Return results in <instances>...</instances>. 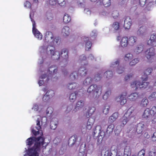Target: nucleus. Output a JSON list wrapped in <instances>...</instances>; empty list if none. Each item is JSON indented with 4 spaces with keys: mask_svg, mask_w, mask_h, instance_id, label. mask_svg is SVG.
<instances>
[{
    "mask_svg": "<svg viewBox=\"0 0 156 156\" xmlns=\"http://www.w3.org/2000/svg\"><path fill=\"white\" fill-rule=\"evenodd\" d=\"M113 75V73L112 71H108L104 73V76L107 78H110L112 77Z\"/></svg>",
    "mask_w": 156,
    "mask_h": 156,
    "instance_id": "e2e57ef3",
    "label": "nucleus"
},
{
    "mask_svg": "<svg viewBox=\"0 0 156 156\" xmlns=\"http://www.w3.org/2000/svg\"><path fill=\"white\" fill-rule=\"evenodd\" d=\"M111 92L110 90H107L103 96V98L104 100H106L111 94Z\"/></svg>",
    "mask_w": 156,
    "mask_h": 156,
    "instance_id": "3c124183",
    "label": "nucleus"
},
{
    "mask_svg": "<svg viewBox=\"0 0 156 156\" xmlns=\"http://www.w3.org/2000/svg\"><path fill=\"white\" fill-rule=\"evenodd\" d=\"M149 84L147 82L142 81V83L140 82V89H145L147 87Z\"/></svg>",
    "mask_w": 156,
    "mask_h": 156,
    "instance_id": "13d9d810",
    "label": "nucleus"
},
{
    "mask_svg": "<svg viewBox=\"0 0 156 156\" xmlns=\"http://www.w3.org/2000/svg\"><path fill=\"white\" fill-rule=\"evenodd\" d=\"M118 117V113L115 112L110 116L108 119L109 122L112 123L115 121Z\"/></svg>",
    "mask_w": 156,
    "mask_h": 156,
    "instance_id": "cd10ccee",
    "label": "nucleus"
},
{
    "mask_svg": "<svg viewBox=\"0 0 156 156\" xmlns=\"http://www.w3.org/2000/svg\"><path fill=\"white\" fill-rule=\"evenodd\" d=\"M37 125L35 127L33 126L31 128L32 132L35 135H36L39 134V133L41 132L42 135V132L41 131H39V130L41 128V127L40 125V122L39 119V118H37Z\"/></svg>",
    "mask_w": 156,
    "mask_h": 156,
    "instance_id": "1a4fd4ad",
    "label": "nucleus"
},
{
    "mask_svg": "<svg viewBox=\"0 0 156 156\" xmlns=\"http://www.w3.org/2000/svg\"><path fill=\"white\" fill-rule=\"evenodd\" d=\"M53 109L51 107H48L46 111V114L48 116H50L53 112Z\"/></svg>",
    "mask_w": 156,
    "mask_h": 156,
    "instance_id": "bf43d9fd",
    "label": "nucleus"
},
{
    "mask_svg": "<svg viewBox=\"0 0 156 156\" xmlns=\"http://www.w3.org/2000/svg\"><path fill=\"white\" fill-rule=\"evenodd\" d=\"M144 125L143 123H138L137 126L136 131L138 134L141 133L143 130Z\"/></svg>",
    "mask_w": 156,
    "mask_h": 156,
    "instance_id": "c85d7f7f",
    "label": "nucleus"
},
{
    "mask_svg": "<svg viewBox=\"0 0 156 156\" xmlns=\"http://www.w3.org/2000/svg\"><path fill=\"white\" fill-rule=\"evenodd\" d=\"M131 87L133 90H136L139 88H140V81L139 80H135L131 84Z\"/></svg>",
    "mask_w": 156,
    "mask_h": 156,
    "instance_id": "aec40b11",
    "label": "nucleus"
},
{
    "mask_svg": "<svg viewBox=\"0 0 156 156\" xmlns=\"http://www.w3.org/2000/svg\"><path fill=\"white\" fill-rule=\"evenodd\" d=\"M155 34H152L150 37V39L147 41V45L153 47L156 46V37Z\"/></svg>",
    "mask_w": 156,
    "mask_h": 156,
    "instance_id": "9d476101",
    "label": "nucleus"
},
{
    "mask_svg": "<svg viewBox=\"0 0 156 156\" xmlns=\"http://www.w3.org/2000/svg\"><path fill=\"white\" fill-rule=\"evenodd\" d=\"M151 115H156V106H153L151 110Z\"/></svg>",
    "mask_w": 156,
    "mask_h": 156,
    "instance_id": "774afa93",
    "label": "nucleus"
},
{
    "mask_svg": "<svg viewBox=\"0 0 156 156\" xmlns=\"http://www.w3.org/2000/svg\"><path fill=\"white\" fill-rule=\"evenodd\" d=\"M139 61V58H135L131 60L129 62V65L131 66H134Z\"/></svg>",
    "mask_w": 156,
    "mask_h": 156,
    "instance_id": "de8ad7c7",
    "label": "nucleus"
},
{
    "mask_svg": "<svg viewBox=\"0 0 156 156\" xmlns=\"http://www.w3.org/2000/svg\"><path fill=\"white\" fill-rule=\"evenodd\" d=\"M32 13H30V17L31 20V21L32 23V32L33 33L37 39L39 40H41L42 38V35L41 33L36 29V23L34 20H33L31 17Z\"/></svg>",
    "mask_w": 156,
    "mask_h": 156,
    "instance_id": "39448f33",
    "label": "nucleus"
},
{
    "mask_svg": "<svg viewBox=\"0 0 156 156\" xmlns=\"http://www.w3.org/2000/svg\"><path fill=\"white\" fill-rule=\"evenodd\" d=\"M98 32L96 30H92L90 34V37L95 38L97 35Z\"/></svg>",
    "mask_w": 156,
    "mask_h": 156,
    "instance_id": "4d7b16f0",
    "label": "nucleus"
},
{
    "mask_svg": "<svg viewBox=\"0 0 156 156\" xmlns=\"http://www.w3.org/2000/svg\"><path fill=\"white\" fill-rule=\"evenodd\" d=\"M82 42L85 44L86 50H89L91 48V43L89 41V38L86 37H83L82 38Z\"/></svg>",
    "mask_w": 156,
    "mask_h": 156,
    "instance_id": "f8f14e48",
    "label": "nucleus"
},
{
    "mask_svg": "<svg viewBox=\"0 0 156 156\" xmlns=\"http://www.w3.org/2000/svg\"><path fill=\"white\" fill-rule=\"evenodd\" d=\"M87 92L89 94L93 93V95H90V98L97 99L101 93V87L96 84L91 85L88 88Z\"/></svg>",
    "mask_w": 156,
    "mask_h": 156,
    "instance_id": "20e7f679",
    "label": "nucleus"
},
{
    "mask_svg": "<svg viewBox=\"0 0 156 156\" xmlns=\"http://www.w3.org/2000/svg\"><path fill=\"white\" fill-rule=\"evenodd\" d=\"M112 15L114 19H116L119 16V12L117 10H113L112 12Z\"/></svg>",
    "mask_w": 156,
    "mask_h": 156,
    "instance_id": "680f3d73",
    "label": "nucleus"
},
{
    "mask_svg": "<svg viewBox=\"0 0 156 156\" xmlns=\"http://www.w3.org/2000/svg\"><path fill=\"white\" fill-rule=\"evenodd\" d=\"M84 105V101L83 100H80L78 101L76 104L75 108L72 110V112H77L80 109L82 108Z\"/></svg>",
    "mask_w": 156,
    "mask_h": 156,
    "instance_id": "ddd939ff",
    "label": "nucleus"
},
{
    "mask_svg": "<svg viewBox=\"0 0 156 156\" xmlns=\"http://www.w3.org/2000/svg\"><path fill=\"white\" fill-rule=\"evenodd\" d=\"M85 145L84 146H81L80 147L79 150V156H87V153H86L84 151L85 150Z\"/></svg>",
    "mask_w": 156,
    "mask_h": 156,
    "instance_id": "ea45409f",
    "label": "nucleus"
},
{
    "mask_svg": "<svg viewBox=\"0 0 156 156\" xmlns=\"http://www.w3.org/2000/svg\"><path fill=\"white\" fill-rule=\"evenodd\" d=\"M57 2L61 6L64 7L65 6L66 2L65 0H57Z\"/></svg>",
    "mask_w": 156,
    "mask_h": 156,
    "instance_id": "338daca9",
    "label": "nucleus"
},
{
    "mask_svg": "<svg viewBox=\"0 0 156 156\" xmlns=\"http://www.w3.org/2000/svg\"><path fill=\"white\" fill-rule=\"evenodd\" d=\"M152 71L153 69L152 67H148L144 70V74L145 75H149L152 73Z\"/></svg>",
    "mask_w": 156,
    "mask_h": 156,
    "instance_id": "864d4df0",
    "label": "nucleus"
},
{
    "mask_svg": "<svg viewBox=\"0 0 156 156\" xmlns=\"http://www.w3.org/2000/svg\"><path fill=\"white\" fill-rule=\"evenodd\" d=\"M139 97V95L138 93L135 92L132 93L130 95L128 96V99L131 101H134Z\"/></svg>",
    "mask_w": 156,
    "mask_h": 156,
    "instance_id": "a211bd4d",
    "label": "nucleus"
},
{
    "mask_svg": "<svg viewBox=\"0 0 156 156\" xmlns=\"http://www.w3.org/2000/svg\"><path fill=\"white\" fill-rule=\"evenodd\" d=\"M77 93L75 92L70 94L69 96V99L71 102H74L76 99Z\"/></svg>",
    "mask_w": 156,
    "mask_h": 156,
    "instance_id": "79ce46f5",
    "label": "nucleus"
},
{
    "mask_svg": "<svg viewBox=\"0 0 156 156\" xmlns=\"http://www.w3.org/2000/svg\"><path fill=\"white\" fill-rule=\"evenodd\" d=\"M134 110V107L131 106L128 109L124 115L127 117L130 118L131 119L133 118L134 116L133 112Z\"/></svg>",
    "mask_w": 156,
    "mask_h": 156,
    "instance_id": "2eb2a0df",
    "label": "nucleus"
},
{
    "mask_svg": "<svg viewBox=\"0 0 156 156\" xmlns=\"http://www.w3.org/2000/svg\"><path fill=\"white\" fill-rule=\"evenodd\" d=\"M151 115V111L149 108H147L144 111L143 115V117L144 118H147Z\"/></svg>",
    "mask_w": 156,
    "mask_h": 156,
    "instance_id": "a19ab883",
    "label": "nucleus"
},
{
    "mask_svg": "<svg viewBox=\"0 0 156 156\" xmlns=\"http://www.w3.org/2000/svg\"><path fill=\"white\" fill-rule=\"evenodd\" d=\"M70 32V28L67 26H65L62 29V35L65 37L68 36Z\"/></svg>",
    "mask_w": 156,
    "mask_h": 156,
    "instance_id": "4be33fe9",
    "label": "nucleus"
},
{
    "mask_svg": "<svg viewBox=\"0 0 156 156\" xmlns=\"http://www.w3.org/2000/svg\"><path fill=\"white\" fill-rule=\"evenodd\" d=\"M148 99L151 101H154L156 100V91L153 92L150 94L148 97Z\"/></svg>",
    "mask_w": 156,
    "mask_h": 156,
    "instance_id": "8fccbe9b",
    "label": "nucleus"
},
{
    "mask_svg": "<svg viewBox=\"0 0 156 156\" xmlns=\"http://www.w3.org/2000/svg\"><path fill=\"white\" fill-rule=\"evenodd\" d=\"M114 129V126L112 124L109 125L107 128V132L108 133H111L113 130Z\"/></svg>",
    "mask_w": 156,
    "mask_h": 156,
    "instance_id": "69168bd1",
    "label": "nucleus"
},
{
    "mask_svg": "<svg viewBox=\"0 0 156 156\" xmlns=\"http://www.w3.org/2000/svg\"><path fill=\"white\" fill-rule=\"evenodd\" d=\"M46 3L49 6H53L56 5V0H48L46 1Z\"/></svg>",
    "mask_w": 156,
    "mask_h": 156,
    "instance_id": "6e6d98bb",
    "label": "nucleus"
},
{
    "mask_svg": "<svg viewBox=\"0 0 156 156\" xmlns=\"http://www.w3.org/2000/svg\"><path fill=\"white\" fill-rule=\"evenodd\" d=\"M131 151L129 147H126L125 148L124 151V156H130Z\"/></svg>",
    "mask_w": 156,
    "mask_h": 156,
    "instance_id": "c03bdc74",
    "label": "nucleus"
},
{
    "mask_svg": "<svg viewBox=\"0 0 156 156\" xmlns=\"http://www.w3.org/2000/svg\"><path fill=\"white\" fill-rule=\"evenodd\" d=\"M133 55L132 54L128 53L125 55L124 59L125 61L129 62L133 59Z\"/></svg>",
    "mask_w": 156,
    "mask_h": 156,
    "instance_id": "473e14b6",
    "label": "nucleus"
},
{
    "mask_svg": "<svg viewBox=\"0 0 156 156\" xmlns=\"http://www.w3.org/2000/svg\"><path fill=\"white\" fill-rule=\"evenodd\" d=\"M95 110V108L94 107H89L87 109L86 115L87 116H90L94 112Z\"/></svg>",
    "mask_w": 156,
    "mask_h": 156,
    "instance_id": "c9c22d12",
    "label": "nucleus"
},
{
    "mask_svg": "<svg viewBox=\"0 0 156 156\" xmlns=\"http://www.w3.org/2000/svg\"><path fill=\"white\" fill-rule=\"evenodd\" d=\"M127 92H125L116 97L115 99L116 102L121 105H124L127 102Z\"/></svg>",
    "mask_w": 156,
    "mask_h": 156,
    "instance_id": "423d86ee",
    "label": "nucleus"
},
{
    "mask_svg": "<svg viewBox=\"0 0 156 156\" xmlns=\"http://www.w3.org/2000/svg\"><path fill=\"white\" fill-rule=\"evenodd\" d=\"M63 21L65 23H67L71 21V17L68 14H66L63 17Z\"/></svg>",
    "mask_w": 156,
    "mask_h": 156,
    "instance_id": "37998d69",
    "label": "nucleus"
},
{
    "mask_svg": "<svg viewBox=\"0 0 156 156\" xmlns=\"http://www.w3.org/2000/svg\"><path fill=\"white\" fill-rule=\"evenodd\" d=\"M112 27L114 30H118L119 28V23L117 22H114L112 25Z\"/></svg>",
    "mask_w": 156,
    "mask_h": 156,
    "instance_id": "49530a36",
    "label": "nucleus"
},
{
    "mask_svg": "<svg viewBox=\"0 0 156 156\" xmlns=\"http://www.w3.org/2000/svg\"><path fill=\"white\" fill-rule=\"evenodd\" d=\"M117 41H120V46L122 48H125L127 47L128 44V38L126 37H121L120 36H118L117 38Z\"/></svg>",
    "mask_w": 156,
    "mask_h": 156,
    "instance_id": "0eeeda50",
    "label": "nucleus"
},
{
    "mask_svg": "<svg viewBox=\"0 0 156 156\" xmlns=\"http://www.w3.org/2000/svg\"><path fill=\"white\" fill-rule=\"evenodd\" d=\"M102 3L105 7H109L111 5V0H102Z\"/></svg>",
    "mask_w": 156,
    "mask_h": 156,
    "instance_id": "603ef678",
    "label": "nucleus"
},
{
    "mask_svg": "<svg viewBox=\"0 0 156 156\" xmlns=\"http://www.w3.org/2000/svg\"><path fill=\"white\" fill-rule=\"evenodd\" d=\"M129 45L131 46H133L135 44L137 40L136 37L131 36L128 38Z\"/></svg>",
    "mask_w": 156,
    "mask_h": 156,
    "instance_id": "6ab92c4d",
    "label": "nucleus"
},
{
    "mask_svg": "<svg viewBox=\"0 0 156 156\" xmlns=\"http://www.w3.org/2000/svg\"><path fill=\"white\" fill-rule=\"evenodd\" d=\"M87 73V70L84 67H80L78 71L79 74L81 76H85Z\"/></svg>",
    "mask_w": 156,
    "mask_h": 156,
    "instance_id": "2f4dec72",
    "label": "nucleus"
},
{
    "mask_svg": "<svg viewBox=\"0 0 156 156\" xmlns=\"http://www.w3.org/2000/svg\"><path fill=\"white\" fill-rule=\"evenodd\" d=\"M119 60L116 59L112 62L110 65V67L112 69L115 68L119 64Z\"/></svg>",
    "mask_w": 156,
    "mask_h": 156,
    "instance_id": "58836bf2",
    "label": "nucleus"
},
{
    "mask_svg": "<svg viewBox=\"0 0 156 156\" xmlns=\"http://www.w3.org/2000/svg\"><path fill=\"white\" fill-rule=\"evenodd\" d=\"M149 103L148 100L146 98H143L140 103V105L142 107H146Z\"/></svg>",
    "mask_w": 156,
    "mask_h": 156,
    "instance_id": "7c9ffc66",
    "label": "nucleus"
},
{
    "mask_svg": "<svg viewBox=\"0 0 156 156\" xmlns=\"http://www.w3.org/2000/svg\"><path fill=\"white\" fill-rule=\"evenodd\" d=\"M77 3L79 7H83L84 6L85 0H76Z\"/></svg>",
    "mask_w": 156,
    "mask_h": 156,
    "instance_id": "0e129e2a",
    "label": "nucleus"
},
{
    "mask_svg": "<svg viewBox=\"0 0 156 156\" xmlns=\"http://www.w3.org/2000/svg\"><path fill=\"white\" fill-rule=\"evenodd\" d=\"M58 51L60 52L59 51ZM59 53L60 56L61 55V56L64 59L65 61H66V59L68 57V52L67 50L65 48L63 49H62L61 53Z\"/></svg>",
    "mask_w": 156,
    "mask_h": 156,
    "instance_id": "5701e85b",
    "label": "nucleus"
},
{
    "mask_svg": "<svg viewBox=\"0 0 156 156\" xmlns=\"http://www.w3.org/2000/svg\"><path fill=\"white\" fill-rule=\"evenodd\" d=\"M145 55L147 59L149 60L151 59L155 55L154 48L151 47L147 49L145 52Z\"/></svg>",
    "mask_w": 156,
    "mask_h": 156,
    "instance_id": "6e6552de",
    "label": "nucleus"
},
{
    "mask_svg": "<svg viewBox=\"0 0 156 156\" xmlns=\"http://www.w3.org/2000/svg\"><path fill=\"white\" fill-rule=\"evenodd\" d=\"M104 135V132H101L100 135H98V138L97 140V144L99 145L102 143Z\"/></svg>",
    "mask_w": 156,
    "mask_h": 156,
    "instance_id": "e433bc0d",
    "label": "nucleus"
},
{
    "mask_svg": "<svg viewBox=\"0 0 156 156\" xmlns=\"http://www.w3.org/2000/svg\"><path fill=\"white\" fill-rule=\"evenodd\" d=\"M46 42L48 45H44L39 48L41 58H39L38 63L42 64L44 60L46 59L51 58L55 61H58L60 58V53L58 51L56 50L54 46L60 44V41L58 37L54 36L52 33L50 31H47L44 35Z\"/></svg>",
    "mask_w": 156,
    "mask_h": 156,
    "instance_id": "f257e3e1",
    "label": "nucleus"
},
{
    "mask_svg": "<svg viewBox=\"0 0 156 156\" xmlns=\"http://www.w3.org/2000/svg\"><path fill=\"white\" fill-rule=\"evenodd\" d=\"M79 85L76 83H69L67 86L69 90H74L77 88L79 87Z\"/></svg>",
    "mask_w": 156,
    "mask_h": 156,
    "instance_id": "c756f323",
    "label": "nucleus"
},
{
    "mask_svg": "<svg viewBox=\"0 0 156 156\" xmlns=\"http://www.w3.org/2000/svg\"><path fill=\"white\" fill-rule=\"evenodd\" d=\"M99 15L102 17H109L110 14V12L108 10L106 11L103 10L99 12Z\"/></svg>",
    "mask_w": 156,
    "mask_h": 156,
    "instance_id": "72a5a7b5",
    "label": "nucleus"
},
{
    "mask_svg": "<svg viewBox=\"0 0 156 156\" xmlns=\"http://www.w3.org/2000/svg\"><path fill=\"white\" fill-rule=\"evenodd\" d=\"M147 32L146 27L144 26L140 27L137 32L138 35L140 36H143L146 35Z\"/></svg>",
    "mask_w": 156,
    "mask_h": 156,
    "instance_id": "f3484780",
    "label": "nucleus"
},
{
    "mask_svg": "<svg viewBox=\"0 0 156 156\" xmlns=\"http://www.w3.org/2000/svg\"><path fill=\"white\" fill-rule=\"evenodd\" d=\"M131 119L130 118L127 117L126 115H124L120 119V122L121 126H124L127 122Z\"/></svg>",
    "mask_w": 156,
    "mask_h": 156,
    "instance_id": "a878e982",
    "label": "nucleus"
},
{
    "mask_svg": "<svg viewBox=\"0 0 156 156\" xmlns=\"http://www.w3.org/2000/svg\"><path fill=\"white\" fill-rule=\"evenodd\" d=\"M102 74L101 73H98L95 75L93 81L95 82L99 81L101 77Z\"/></svg>",
    "mask_w": 156,
    "mask_h": 156,
    "instance_id": "a18cd8bd",
    "label": "nucleus"
},
{
    "mask_svg": "<svg viewBox=\"0 0 156 156\" xmlns=\"http://www.w3.org/2000/svg\"><path fill=\"white\" fill-rule=\"evenodd\" d=\"M101 127L100 125L96 126L93 130V134L94 136L96 134H98V135H100L101 132H104L103 131H101Z\"/></svg>",
    "mask_w": 156,
    "mask_h": 156,
    "instance_id": "b1692460",
    "label": "nucleus"
},
{
    "mask_svg": "<svg viewBox=\"0 0 156 156\" xmlns=\"http://www.w3.org/2000/svg\"><path fill=\"white\" fill-rule=\"evenodd\" d=\"M110 107L108 105H105L103 108V112L105 115L107 114L109 112Z\"/></svg>",
    "mask_w": 156,
    "mask_h": 156,
    "instance_id": "5fc2aeb1",
    "label": "nucleus"
},
{
    "mask_svg": "<svg viewBox=\"0 0 156 156\" xmlns=\"http://www.w3.org/2000/svg\"><path fill=\"white\" fill-rule=\"evenodd\" d=\"M40 71L44 72V73H42L40 77L38 83L39 86L48 83L50 81H55L58 79V77L55 76V74L57 72L58 69L55 65L49 67L47 69H45L43 66L41 67Z\"/></svg>",
    "mask_w": 156,
    "mask_h": 156,
    "instance_id": "7ed1b4c3",
    "label": "nucleus"
},
{
    "mask_svg": "<svg viewBox=\"0 0 156 156\" xmlns=\"http://www.w3.org/2000/svg\"><path fill=\"white\" fill-rule=\"evenodd\" d=\"M94 122V119L92 118L89 119L87 122L84 124L87 129H90Z\"/></svg>",
    "mask_w": 156,
    "mask_h": 156,
    "instance_id": "412c9836",
    "label": "nucleus"
},
{
    "mask_svg": "<svg viewBox=\"0 0 156 156\" xmlns=\"http://www.w3.org/2000/svg\"><path fill=\"white\" fill-rule=\"evenodd\" d=\"M58 124V119L56 118H53L50 122V126L51 128L52 129H55Z\"/></svg>",
    "mask_w": 156,
    "mask_h": 156,
    "instance_id": "393cba45",
    "label": "nucleus"
},
{
    "mask_svg": "<svg viewBox=\"0 0 156 156\" xmlns=\"http://www.w3.org/2000/svg\"><path fill=\"white\" fill-rule=\"evenodd\" d=\"M94 145L93 144H89L88 146L87 151L88 153L91 154L93 151Z\"/></svg>",
    "mask_w": 156,
    "mask_h": 156,
    "instance_id": "09e8293b",
    "label": "nucleus"
},
{
    "mask_svg": "<svg viewBox=\"0 0 156 156\" xmlns=\"http://www.w3.org/2000/svg\"><path fill=\"white\" fill-rule=\"evenodd\" d=\"M132 24V20L129 17H127L125 18L124 27L126 30H129Z\"/></svg>",
    "mask_w": 156,
    "mask_h": 156,
    "instance_id": "4468645a",
    "label": "nucleus"
},
{
    "mask_svg": "<svg viewBox=\"0 0 156 156\" xmlns=\"http://www.w3.org/2000/svg\"><path fill=\"white\" fill-rule=\"evenodd\" d=\"M77 140V136L76 135H74L72 136L69 139V144L71 146L73 145Z\"/></svg>",
    "mask_w": 156,
    "mask_h": 156,
    "instance_id": "4c0bfd02",
    "label": "nucleus"
},
{
    "mask_svg": "<svg viewBox=\"0 0 156 156\" xmlns=\"http://www.w3.org/2000/svg\"><path fill=\"white\" fill-rule=\"evenodd\" d=\"M144 49V46L143 44H138L136 46V48L134 49V52L136 54H139L142 52Z\"/></svg>",
    "mask_w": 156,
    "mask_h": 156,
    "instance_id": "dca6fc26",
    "label": "nucleus"
},
{
    "mask_svg": "<svg viewBox=\"0 0 156 156\" xmlns=\"http://www.w3.org/2000/svg\"><path fill=\"white\" fill-rule=\"evenodd\" d=\"M44 139L42 136L37 138L30 137L26 141L27 150L25 148L26 153L24 156H38L39 153L41 150L44 152L48 144L44 142Z\"/></svg>",
    "mask_w": 156,
    "mask_h": 156,
    "instance_id": "f03ea898",
    "label": "nucleus"
},
{
    "mask_svg": "<svg viewBox=\"0 0 156 156\" xmlns=\"http://www.w3.org/2000/svg\"><path fill=\"white\" fill-rule=\"evenodd\" d=\"M93 81V79L90 77H87L83 81V85L87 86L91 83Z\"/></svg>",
    "mask_w": 156,
    "mask_h": 156,
    "instance_id": "f704fd0d",
    "label": "nucleus"
},
{
    "mask_svg": "<svg viewBox=\"0 0 156 156\" xmlns=\"http://www.w3.org/2000/svg\"><path fill=\"white\" fill-rule=\"evenodd\" d=\"M54 95V91L50 90L48 91L43 98V100L45 102L49 101L50 98H52Z\"/></svg>",
    "mask_w": 156,
    "mask_h": 156,
    "instance_id": "9b49d317",
    "label": "nucleus"
},
{
    "mask_svg": "<svg viewBox=\"0 0 156 156\" xmlns=\"http://www.w3.org/2000/svg\"><path fill=\"white\" fill-rule=\"evenodd\" d=\"M124 70L125 68L124 67L120 66L117 68L116 71L118 73L121 74L124 72Z\"/></svg>",
    "mask_w": 156,
    "mask_h": 156,
    "instance_id": "052dcab7",
    "label": "nucleus"
},
{
    "mask_svg": "<svg viewBox=\"0 0 156 156\" xmlns=\"http://www.w3.org/2000/svg\"><path fill=\"white\" fill-rule=\"evenodd\" d=\"M78 77L77 71H73L70 75L69 78L72 80H75L77 79Z\"/></svg>",
    "mask_w": 156,
    "mask_h": 156,
    "instance_id": "bb28decb",
    "label": "nucleus"
}]
</instances>
